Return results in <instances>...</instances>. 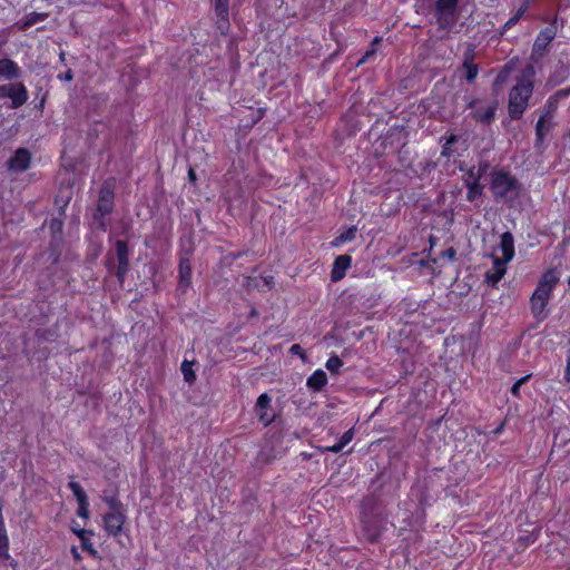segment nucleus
<instances>
[{
	"label": "nucleus",
	"mask_w": 570,
	"mask_h": 570,
	"mask_svg": "<svg viewBox=\"0 0 570 570\" xmlns=\"http://www.w3.org/2000/svg\"><path fill=\"white\" fill-rule=\"evenodd\" d=\"M568 136L570 137V128H569V131H568Z\"/></svg>",
	"instance_id": "de8ad7c7"
},
{
	"label": "nucleus",
	"mask_w": 570,
	"mask_h": 570,
	"mask_svg": "<svg viewBox=\"0 0 570 570\" xmlns=\"http://www.w3.org/2000/svg\"><path fill=\"white\" fill-rule=\"evenodd\" d=\"M480 107L476 108L474 112V117L482 122H489L493 119L495 110H497V104L490 102L483 105L482 102H479Z\"/></svg>",
	"instance_id": "2eb2a0df"
},
{
	"label": "nucleus",
	"mask_w": 570,
	"mask_h": 570,
	"mask_svg": "<svg viewBox=\"0 0 570 570\" xmlns=\"http://www.w3.org/2000/svg\"><path fill=\"white\" fill-rule=\"evenodd\" d=\"M116 249H117V256H118L120 266L127 265L128 264V259H127L128 250H127L126 243L121 242V240L117 242Z\"/></svg>",
	"instance_id": "4be33fe9"
},
{
	"label": "nucleus",
	"mask_w": 570,
	"mask_h": 570,
	"mask_svg": "<svg viewBox=\"0 0 570 570\" xmlns=\"http://www.w3.org/2000/svg\"><path fill=\"white\" fill-rule=\"evenodd\" d=\"M188 178L190 181H195L196 180V173L193 168H189L188 170Z\"/></svg>",
	"instance_id": "ea45409f"
},
{
	"label": "nucleus",
	"mask_w": 570,
	"mask_h": 570,
	"mask_svg": "<svg viewBox=\"0 0 570 570\" xmlns=\"http://www.w3.org/2000/svg\"><path fill=\"white\" fill-rule=\"evenodd\" d=\"M109 511L104 515L105 531L112 537L120 534L127 515L122 504L114 499L108 500Z\"/></svg>",
	"instance_id": "20e7f679"
},
{
	"label": "nucleus",
	"mask_w": 570,
	"mask_h": 570,
	"mask_svg": "<svg viewBox=\"0 0 570 570\" xmlns=\"http://www.w3.org/2000/svg\"><path fill=\"white\" fill-rule=\"evenodd\" d=\"M543 39V41H548L550 38L548 36H544L543 35H540L538 38H537V41L534 43V46H539L540 41Z\"/></svg>",
	"instance_id": "a19ab883"
},
{
	"label": "nucleus",
	"mask_w": 570,
	"mask_h": 570,
	"mask_svg": "<svg viewBox=\"0 0 570 570\" xmlns=\"http://www.w3.org/2000/svg\"><path fill=\"white\" fill-rule=\"evenodd\" d=\"M501 261L509 263L514 257V242L510 233H503L500 242Z\"/></svg>",
	"instance_id": "4468645a"
},
{
	"label": "nucleus",
	"mask_w": 570,
	"mask_h": 570,
	"mask_svg": "<svg viewBox=\"0 0 570 570\" xmlns=\"http://www.w3.org/2000/svg\"><path fill=\"white\" fill-rule=\"evenodd\" d=\"M560 278L561 272L557 267L547 269L540 276L530 297V309L535 318L543 320L547 317V306Z\"/></svg>",
	"instance_id": "f03ea898"
},
{
	"label": "nucleus",
	"mask_w": 570,
	"mask_h": 570,
	"mask_svg": "<svg viewBox=\"0 0 570 570\" xmlns=\"http://www.w3.org/2000/svg\"><path fill=\"white\" fill-rule=\"evenodd\" d=\"M327 384V375L323 370H316L306 382V385L314 391L322 390Z\"/></svg>",
	"instance_id": "dca6fc26"
},
{
	"label": "nucleus",
	"mask_w": 570,
	"mask_h": 570,
	"mask_svg": "<svg viewBox=\"0 0 570 570\" xmlns=\"http://www.w3.org/2000/svg\"><path fill=\"white\" fill-rule=\"evenodd\" d=\"M0 95L10 98L13 108L22 106L28 99L27 89L22 83H9L1 86Z\"/></svg>",
	"instance_id": "0eeeda50"
},
{
	"label": "nucleus",
	"mask_w": 570,
	"mask_h": 570,
	"mask_svg": "<svg viewBox=\"0 0 570 570\" xmlns=\"http://www.w3.org/2000/svg\"><path fill=\"white\" fill-rule=\"evenodd\" d=\"M181 372L186 382L193 383L195 381V373L193 371L191 363L184 361L181 363Z\"/></svg>",
	"instance_id": "b1692460"
},
{
	"label": "nucleus",
	"mask_w": 570,
	"mask_h": 570,
	"mask_svg": "<svg viewBox=\"0 0 570 570\" xmlns=\"http://www.w3.org/2000/svg\"><path fill=\"white\" fill-rule=\"evenodd\" d=\"M507 264L508 263L501 261L499 257H495L492 267L485 273L487 282L493 286L497 285L507 272Z\"/></svg>",
	"instance_id": "9b49d317"
},
{
	"label": "nucleus",
	"mask_w": 570,
	"mask_h": 570,
	"mask_svg": "<svg viewBox=\"0 0 570 570\" xmlns=\"http://www.w3.org/2000/svg\"><path fill=\"white\" fill-rule=\"evenodd\" d=\"M489 168L488 164H479L478 166H473L469 168L463 175V181L468 187L466 198L469 200H474L482 194V185L479 183L481 177L487 173Z\"/></svg>",
	"instance_id": "423d86ee"
},
{
	"label": "nucleus",
	"mask_w": 570,
	"mask_h": 570,
	"mask_svg": "<svg viewBox=\"0 0 570 570\" xmlns=\"http://www.w3.org/2000/svg\"><path fill=\"white\" fill-rule=\"evenodd\" d=\"M127 267H128V264L127 265H119L118 266V275L119 276H122V274L127 271Z\"/></svg>",
	"instance_id": "37998d69"
},
{
	"label": "nucleus",
	"mask_w": 570,
	"mask_h": 570,
	"mask_svg": "<svg viewBox=\"0 0 570 570\" xmlns=\"http://www.w3.org/2000/svg\"><path fill=\"white\" fill-rule=\"evenodd\" d=\"M353 436H354V432L352 429H350L348 431H346L340 439V443L345 446L347 445L352 440H353Z\"/></svg>",
	"instance_id": "72a5a7b5"
},
{
	"label": "nucleus",
	"mask_w": 570,
	"mask_h": 570,
	"mask_svg": "<svg viewBox=\"0 0 570 570\" xmlns=\"http://www.w3.org/2000/svg\"><path fill=\"white\" fill-rule=\"evenodd\" d=\"M61 226H62V223L60 219H52L50 222V228L51 230H60L61 229Z\"/></svg>",
	"instance_id": "e433bc0d"
},
{
	"label": "nucleus",
	"mask_w": 570,
	"mask_h": 570,
	"mask_svg": "<svg viewBox=\"0 0 570 570\" xmlns=\"http://www.w3.org/2000/svg\"><path fill=\"white\" fill-rule=\"evenodd\" d=\"M356 227L352 226L346 230L342 232L331 243L332 247H338L347 242H351L355 238Z\"/></svg>",
	"instance_id": "aec40b11"
},
{
	"label": "nucleus",
	"mask_w": 570,
	"mask_h": 570,
	"mask_svg": "<svg viewBox=\"0 0 570 570\" xmlns=\"http://www.w3.org/2000/svg\"><path fill=\"white\" fill-rule=\"evenodd\" d=\"M552 127L553 120L540 117L535 126L537 139L539 141H542L543 138L548 135V132L552 129Z\"/></svg>",
	"instance_id": "a211bd4d"
},
{
	"label": "nucleus",
	"mask_w": 570,
	"mask_h": 570,
	"mask_svg": "<svg viewBox=\"0 0 570 570\" xmlns=\"http://www.w3.org/2000/svg\"><path fill=\"white\" fill-rule=\"evenodd\" d=\"M71 530L77 537L81 540L82 538L87 537V531L85 529H81L78 527L76 522H72Z\"/></svg>",
	"instance_id": "f704fd0d"
},
{
	"label": "nucleus",
	"mask_w": 570,
	"mask_h": 570,
	"mask_svg": "<svg viewBox=\"0 0 570 570\" xmlns=\"http://www.w3.org/2000/svg\"><path fill=\"white\" fill-rule=\"evenodd\" d=\"M299 351H301L299 345H296V344H295V345H293V346L291 347V352H292V353H299Z\"/></svg>",
	"instance_id": "a18cd8bd"
},
{
	"label": "nucleus",
	"mask_w": 570,
	"mask_h": 570,
	"mask_svg": "<svg viewBox=\"0 0 570 570\" xmlns=\"http://www.w3.org/2000/svg\"><path fill=\"white\" fill-rule=\"evenodd\" d=\"M459 0H436L435 19L440 28L450 29L456 22V8Z\"/></svg>",
	"instance_id": "39448f33"
},
{
	"label": "nucleus",
	"mask_w": 570,
	"mask_h": 570,
	"mask_svg": "<svg viewBox=\"0 0 570 570\" xmlns=\"http://www.w3.org/2000/svg\"><path fill=\"white\" fill-rule=\"evenodd\" d=\"M535 70L528 66L509 92L508 112L512 119H520L529 106L534 87Z\"/></svg>",
	"instance_id": "f257e3e1"
},
{
	"label": "nucleus",
	"mask_w": 570,
	"mask_h": 570,
	"mask_svg": "<svg viewBox=\"0 0 570 570\" xmlns=\"http://www.w3.org/2000/svg\"><path fill=\"white\" fill-rule=\"evenodd\" d=\"M373 53H374V49H373V50H371V51H367V52L365 53V56L362 58V60H360L358 65H360V63H362V62H364V61H366V60L370 58V56H372Z\"/></svg>",
	"instance_id": "79ce46f5"
},
{
	"label": "nucleus",
	"mask_w": 570,
	"mask_h": 570,
	"mask_svg": "<svg viewBox=\"0 0 570 570\" xmlns=\"http://www.w3.org/2000/svg\"><path fill=\"white\" fill-rule=\"evenodd\" d=\"M343 365V362L341 361V358L336 355H332L327 361H326V368L330 371V372H333V373H336L338 372V370L342 367Z\"/></svg>",
	"instance_id": "a878e982"
},
{
	"label": "nucleus",
	"mask_w": 570,
	"mask_h": 570,
	"mask_svg": "<svg viewBox=\"0 0 570 570\" xmlns=\"http://www.w3.org/2000/svg\"><path fill=\"white\" fill-rule=\"evenodd\" d=\"M71 554H72V557H73V559L76 561H80L81 560V554H80V552L78 551V549L76 547L71 548Z\"/></svg>",
	"instance_id": "4c0bfd02"
},
{
	"label": "nucleus",
	"mask_w": 570,
	"mask_h": 570,
	"mask_svg": "<svg viewBox=\"0 0 570 570\" xmlns=\"http://www.w3.org/2000/svg\"><path fill=\"white\" fill-rule=\"evenodd\" d=\"M216 13L225 22H227L228 0H215Z\"/></svg>",
	"instance_id": "412c9836"
},
{
	"label": "nucleus",
	"mask_w": 570,
	"mask_h": 570,
	"mask_svg": "<svg viewBox=\"0 0 570 570\" xmlns=\"http://www.w3.org/2000/svg\"><path fill=\"white\" fill-rule=\"evenodd\" d=\"M446 254H448V256H449L450 258H453V257H454V255H455V252H454L452 248H450V249H448V250H446Z\"/></svg>",
	"instance_id": "49530a36"
},
{
	"label": "nucleus",
	"mask_w": 570,
	"mask_h": 570,
	"mask_svg": "<svg viewBox=\"0 0 570 570\" xmlns=\"http://www.w3.org/2000/svg\"><path fill=\"white\" fill-rule=\"evenodd\" d=\"M179 276L183 286L190 284L191 277V265L188 258H181L179 264Z\"/></svg>",
	"instance_id": "6ab92c4d"
},
{
	"label": "nucleus",
	"mask_w": 570,
	"mask_h": 570,
	"mask_svg": "<svg viewBox=\"0 0 570 570\" xmlns=\"http://www.w3.org/2000/svg\"><path fill=\"white\" fill-rule=\"evenodd\" d=\"M570 95V89H561L551 96L543 106L542 115L540 117L553 120L554 111L558 108L560 99Z\"/></svg>",
	"instance_id": "9d476101"
},
{
	"label": "nucleus",
	"mask_w": 570,
	"mask_h": 570,
	"mask_svg": "<svg viewBox=\"0 0 570 570\" xmlns=\"http://www.w3.org/2000/svg\"><path fill=\"white\" fill-rule=\"evenodd\" d=\"M19 75L18 72V66L16 62H13L10 59H2L0 60V76L12 79L17 78Z\"/></svg>",
	"instance_id": "f3484780"
},
{
	"label": "nucleus",
	"mask_w": 570,
	"mask_h": 570,
	"mask_svg": "<svg viewBox=\"0 0 570 570\" xmlns=\"http://www.w3.org/2000/svg\"><path fill=\"white\" fill-rule=\"evenodd\" d=\"M530 375H525L521 379H519L514 384L513 386L511 387V393L513 395H518L519 394V391H520V387L529 380Z\"/></svg>",
	"instance_id": "473e14b6"
},
{
	"label": "nucleus",
	"mask_w": 570,
	"mask_h": 570,
	"mask_svg": "<svg viewBox=\"0 0 570 570\" xmlns=\"http://www.w3.org/2000/svg\"><path fill=\"white\" fill-rule=\"evenodd\" d=\"M271 403L272 397L267 393L261 394L256 401L255 409L257 416L265 426L269 425L275 419V413L272 410Z\"/></svg>",
	"instance_id": "6e6552de"
},
{
	"label": "nucleus",
	"mask_w": 570,
	"mask_h": 570,
	"mask_svg": "<svg viewBox=\"0 0 570 570\" xmlns=\"http://www.w3.org/2000/svg\"><path fill=\"white\" fill-rule=\"evenodd\" d=\"M343 449H344V446L340 442H336L335 444H333L331 446L324 448L325 451H328V452H332V453H338Z\"/></svg>",
	"instance_id": "c9c22d12"
},
{
	"label": "nucleus",
	"mask_w": 570,
	"mask_h": 570,
	"mask_svg": "<svg viewBox=\"0 0 570 570\" xmlns=\"http://www.w3.org/2000/svg\"><path fill=\"white\" fill-rule=\"evenodd\" d=\"M77 514L82 519L89 518V502L88 500L78 502Z\"/></svg>",
	"instance_id": "cd10ccee"
},
{
	"label": "nucleus",
	"mask_w": 570,
	"mask_h": 570,
	"mask_svg": "<svg viewBox=\"0 0 570 570\" xmlns=\"http://www.w3.org/2000/svg\"><path fill=\"white\" fill-rule=\"evenodd\" d=\"M69 488L72 494L76 497L77 502L88 500L82 487L77 482H70Z\"/></svg>",
	"instance_id": "5701e85b"
},
{
	"label": "nucleus",
	"mask_w": 570,
	"mask_h": 570,
	"mask_svg": "<svg viewBox=\"0 0 570 570\" xmlns=\"http://www.w3.org/2000/svg\"><path fill=\"white\" fill-rule=\"evenodd\" d=\"M46 17H47L46 13L33 12L27 17V20L21 24V28L26 29L39 21H43L46 19Z\"/></svg>",
	"instance_id": "393cba45"
},
{
	"label": "nucleus",
	"mask_w": 570,
	"mask_h": 570,
	"mask_svg": "<svg viewBox=\"0 0 570 570\" xmlns=\"http://www.w3.org/2000/svg\"><path fill=\"white\" fill-rule=\"evenodd\" d=\"M81 547L83 550L88 551L92 557L98 558V551L94 548L88 537L81 539Z\"/></svg>",
	"instance_id": "c85d7f7f"
},
{
	"label": "nucleus",
	"mask_w": 570,
	"mask_h": 570,
	"mask_svg": "<svg viewBox=\"0 0 570 570\" xmlns=\"http://www.w3.org/2000/svg\"><path fill=\"white\" fill-rule=\"evenodd\" d=\"M8 535L4 525L0 527V557L8 552Z\"/></svg>",
	"instance_id": "bb28decb"
},
{
	"label": "nucleus",
	"mask_w": 570,
	"mask_h": 570,
	"mask_svg": "<svg viewBox=\"0 0 570 570\" xmlns=\"http://www.w3.org/2000/svg\"><path fill=\"white\" fill-rule=\"evenodd\" d=\"M564 380L567 382H570V356L568 357L567 360V367H566V375H564Z\"/></svg>",
	"instance_id": "58836bf2"
},
{
	"label": "nucleus",
	"mask_w": 570,
	"mask_h": 570,
	"mask_svg": "<svg viewBox=\"0 0 570 570\" xmlns=\"http://www.w3.org/2000/svg\"><path fill=\"white\" fill-rule=\"evenodd\" d=\"M31 163V154L24 148L18 149L8 161V169L12 173L27 170Z\"/></svg>",
	"instance_id": "1a4fd4ad"
},
{
	"label": "nucleus",
	"mask_w": 570,
	"mask_h": 570,
	"mask_svg": "<svg viewBox=\"0 0 570 570\" xmlns=\"http://www.w3.org/2000/svg\"><path fill=\"white\" fill-rule=\"evenodd\" d=\"M351 264L352 258L348 255H340L336 257L331 274L332 281H341L345 276L346 271L351 267Z\"/></svg>",
	"instance_id": "f8f14e48"
},
{
	"label": "nucleus",
	"mask_w": 570,
	"mask_h": 570,
	"mask_svg": "<svg viewBox=\"0 0 570 570\" xmlns=\"http://www.w3.org/2000/svg\"><path fill=\"white\" fill-rule=\"evenodd\" d=\"M491 189L497 197L507 200L514 199L519 194V186L515 179L502 170L492 173Z\"/></svg>",
	"instance_id": "7ed1b4c3"
},
{
	"label": "nucleus",
	"mask_w": 570,
	"mask_h": 570,
	"mask_svg": "<svg viewBox=\"0 0 570 570\" xmlns=\"http://www.w3.org/2000/svg\"><path fill=\"white\" fill-rule=\"evenodd\" d=\"M60 78L70 81L72 79V75L70 71H67L63 76H60Z\"/></svg>",
	"instance_id": "c03bdc74"
},
{
	"label": "nucleus",
	"mask_w": 570,
	"mask_h": 570,
	"mask_svg": "<svg viewBox=\"0 0 570 570\" xmlns=\"http://www.w3.org/2000/svg\"><path fill=\"white\" fill-rule=\"evenodd\" d=\"M458 138L456 136L452 135L446 144L443 146V149H442V155L443 156H446V157H450L452 155V149H451V146L456 142Z\"/></svg>",
	"instance_id": "2f4dec72"
},
{
	"label": "nucleus",
	"mask_w": 570,
	"mask_h": 570,
	"mask_svg": "<svg viewBox=\"0 0 570 570\" xmlns=\"http://www.w3.org/2000/svg\"><path fill=\"white\" fill-rule=\"evenodd\" d=\"M112 198L114 194L111 186L109 184H105L100 190L97 212L100 213L101 215L110 213L112 208Z\"/></svg>",
	"instance_id": "ddd939ff"
},
{
	"label": "nucleus",
	"mask_w": 570,
	"mask_h": 570,
	"mask_svg": "<svg viewBox=\"0 0 570 570\" xmlns=\"http://www.w3.org/2000/svg\"><path fill=\"white\" fill-rule=\"evenodd\" d=\"M464 68L466 70V79L473 80L478 75V67L473 65L471 61H465Z\"/></svg>",
	"instance_id": "c756f323"
},
{
	"label": "nucleus",
	"mask_w": 570,
	"mask_h": 570,
	"mask_svg": "<svg viewBox=\"0 0 570 570\" xmlns=\"http://www.w3.org/2000/svg\"><path fill=\"white\" fill-rule=\"evenodd\" d=\"M524 11H525V8H520L518 10V12L505 22L504 29H509V28L513 27L519 21V19L524 13Z\"/></svg>",
	"instance_id": "7c9ffc66"
}]
</instances>
